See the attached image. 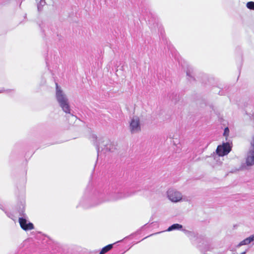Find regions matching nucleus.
Listing matches in <instances>:
<instances>
[{
  "label": "nucleus",
  "instance_id": "nucleus-1",
  "mask_svg": "<svg viewBox=\"0 0 254 254\" xmlns=\"http://www.w3.org/2000/svg\"><path fill=\"white\" fill-rule=\"evenodd\" d=\"M135 192L125 190L123 187L119 183L111 185L107 190L98 192V197L101 202L114 201L125 198L134 194Z\"/></svg>",
  "mask_w": 254,
  "mask_h": 254
},
{
  "label": "nucleus",
  "instance_id": "nucleus-2",
  "mask_svg": "<svg viewBox=\"0 0 254 254\" xmlns=\"http://www.w3.org/2000/svg\"><path fill=\"white\" fill-rule=\"evenodd\" d=\"M91 137L92 142L96 146L98 156L101 155L102 152L103 153L114 152L117 149L116 145L106 138L98 139L97 136L93 134L91 135Z\"/></svg>",
  "mask_w": 254,
  "mask_h": 254
},
{
  "label": "nucleus",
  "instance_id": "nucleus-3",
  "mask_svg": "<svg viewBox=\"0 0 254 254\" xmlns=\"http://www.w3.org/2000/svg\"><path fill=\"white\" fill-rule=\"evenodd\" d=\"M56 97L60 107L66 113H70V108L68 99L62 89L61 87L59 86L57 83H56Z\"/></svg>",
  "mask_w": 254,
  "mask_h": 254
},
{
  "label": "nucleus",
  "instance_id": "nucleus-4",
  "mask_svg": "<svg viewBox=\"0 0 254 254\" xmlns=\"http://www.w3.org/2000/svg\"><path fill=\"white\" fill-rule=\"evenodd\" d=\"M129 130L131 134L140 132L141 129L139 118L136 116H133L129 122Z\"/></svg>",
  "mask_w": 254,
  "mask_h": 254
},
{
  "label": "nucleus",
  "instance_id": "nucleus-5",
  "mask_svg": "<svg viewBox=\"0 0 254 254\" xmlns=\"http://www.w3.org/2000/svg\"><path fill=\"white\" fill-rule=\"evenodd\" d=\"M167 197L173 202H178L182 200V194L180 191L169 189L167 191Z\"/></svg>",
  "mask_w": 254,
  "mask_h": 254
},
{
  "label": "nucleus",
  "instance_id": "nucleus-6",
  "mask_svg": "<svg viewBox=\"0 0 254 254\" xmlns=\"http://www.w3.org/2000/svg\"><path fill=\"white\" fill-rule=\"evenodd\" d=\"M246 164L249 166L254 165V136L253 137L251 142V147L247 154Z\"/></svg>",
  "mask_w": 254,
  "mask_h": 254
},
{
  "label": "nucleus",
  "instance_id": "nucleus-7",
  "mask_svg": "<svg viewBox=\"0 0 254 254\" xmlns=\"http://www.w3.org/2000/svg\"><path fill=\"white\" fill-rule=\"evenodd\" d=\"M231 150V146L229 142L224 143L222 145H219L216 149L217 154L219 156H223L228 154Z\"/></svg>",
  "mask_w": 254,
  "mask_h": 254
},
{
  "label": "nucleus",
  "instance_id": "nucleus-8",
  "mask_svg": "<svg viewBox=\"0 0 254 254\" xmlns=\"http://www.w3.org/2000/svg\"><path fill=\"white\" fill-rule=\"evenodd\" d=\"M19 222L21 227L24 230H32L34 228L33 224L28 222V221L24 218H19Z\"/></svg>",
  "mask_w": 254,
  "mask_h": 254
},
{
  "label": "nucleus",
  "instance_id": "nucleus-9",
  "mask_svg": "<svg viewBox=\"0 0 254 254\" xmlns=\"http://www.w3.org/2000/svg\"><path fill=\"white\" fill-rule=\"evenodd\" d=\"M182 229H183V226L181 224L176 223V224H174L172 225L171 226H170L168 228L167 231H169V232L174 231V230H177L182 231Z\"/></svg>",
  "mask_w": 254,
  "mask_h": 254
},
{
  "label": "nucleus",
  "instance_id": "nucleus-10",
  "mask_svg": "<svg viewBox=\"0 0 254 254\" xmlns=\"http://www.w3.org/2000/svg\"><path fill=\"white\" fill-rule=\"evenodd\" d=\"M113 244H109L102 248L99 254H105L113 248Z\"/></svg>",
  "mask_w": 254,
  "mask_h": 254
},
{
  "label": "nucleus",
  "instance_id": "nucleus-11",
  "mask_svg": "<svg viewBox=\"0 0 254 254\" xmlns=\"http://www.w3.org/2000/svg\"><path fill=\"white\" fill-rule=\"evenodd\" d=\"M186 73H187V75L188 77V79L190 81L191 80L194 79L193 71L191 68L188 69L186 71Z\"/></svg>",
  "mask_w": 254,
  "mask_h": 254
},
{
  "label": "nucleus",
  "instance_id": "nucleus-12",
  "mask_svg": "<svg viewBox=\"0 0 254 254\" xmlns=\"http://www.w3.org/2000/svg\"><path fill=\"white\" fill-rule=\"evenodd\" d=\"M182 231L184 232V233L188 237H190V238H191V237H195V234L194 233V232H191V231H189V230H186V229H182Z\"/></svg>",
  "mask_w": 254,
  "mask_h": 254
},
{
  "label": "nucleus",
  "instance_id": "nucleus-13",
  "mask_svg": "<svg viewBox=\"0 0 254 254\" xmlns=\"http://www.w3.org/2000/svg\"><path fill=\"white\" fill-rule=\"evenodd\" d=\"M250 242L248 238H246L242 241H241L238 245L237 247H240L243 245H247L250 244Z\"/></svg>",
  "mask_w": 254,
  "mask_h": 254
},
{
  "label": "nucleus",
  "instance_id": "nucleus-14",
  "mask_svg": "<svg viewBox=\"0 0 254 254\" xmlns=\"http://www.w3.org/2000/svg\"><path fill=\"white\" fill-rule=\"evenodd\" d=\"M246 6L248 8L254 10V1H249L247 3Z\"/></svg>",
  "mask_w": 254,
  "mask_h": 254
},
{
  "label": "nucleus",
  "instance_id": "nucleus-15",
  "mask_svg": "<svg viewBox=\"0 0 254 254\" xmlns=\"http://www.w3.org/2000/svg\"><path fill=\"white\" fill-rule=\"evenodd\" d=\"M153 20H154V21H156V17L154 14L150 13V17H148V20L149 24H151L153 22Z\"/></svg>",
  "mask_w": 254,
  "mask_h": 254
},
{
  "label": "nucleus",
  "instance_id": "nucleus-16",
  "mask_svg": "<svg viewBox=\"0 0 254 254\" xmlns=\"http://www.w3.org/2000/svg\"><path fill=\"white\" fill-rule=\"evenodd\" d=\"M229 133V129L228 127L225 128L223 135L225 137H228Z\"/></svg>",
  "mask_w": 254,
  "mask_h": 254
},
{
  "label": "nucleus",
  "instance_id": "nucleus-17",
  "mask_svg": "<svg viewBox=\"0 0 254 254\" xmlns=\"http://www.w3.org/2000/svg\"><path fill=\"white\" fill-rule=\"evenodd\" d=\"M250 243H251L253 241H254V234L251 235L250 237H248Z\"/></svg>",
  "mask_w": 254,
  "mask_h": 254
},
{
  "label": "nucleus",
  "instance_id": "nucleus-18",
  "mask_svg": "<svg viewBox=\"0 0 254 254\" xmlns=\"http://www.w3.org/2000/svg\"><path fill=\"white\" fill-rule=\"evenodd\" d=\"M71 117L73 118H74V116H71Z\"/></svg>",
  "mask_w": 254,
  "mask_h": 254
},
{
  "label": "nucleus",
  "instance_id": "nucleus-19",
  "mask_svg": "<svg viewBox=\"0 0 254 254\" xmlns=\"http://www.w3.org/2000/svg\"><path fill=\"white\" fill-rule=\"evenodd\" d=\"M175 100V102H176L177 101V99H174Z\"/></svg>",
  "mask_w": 254,
  "mask_h": 254
}]
</instances>
